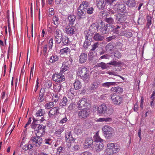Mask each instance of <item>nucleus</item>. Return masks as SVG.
<instances>
[{"label":"nucleus","mask_w":155,"mask_h":155,"mask_svg":"<svg viewBox=\"0 0 155 155\" xmlns=\"http://www.w3.org/2000/svg\"><path fill=\"white\" fill-rule=\"evenodd\" d=\"M78 74L84 83L89 82L90 75L89 71L87 68L84 67L79 68L78 70Z\"/></svg>","instance_id":"nucleus-1"},{"label":"nucleus","mask_w":155,"mask_h":155,"mask_svg":"<svg viewBox=\"0 0 155 155\" xmlns=\"http://www.w3.org/2000/svg\"><path fill=\"white\" fill-rule=\"evenodd\" d=\"M117 0H97L96 5L100 9H109L112 3Z\"/></svg>","instance_id":"nucleus-2"},{"label":"nucleus","mask_w":155,"mask_h":155,"mask_svg":"<svg viewBox=\"0 0 155 155\" xmlns=\"http://www.w3.org/2000/svg\"><path fill=\"white\" fill-rule=\"evenodd\" d=\"M104 135L107 139H111L113 138L114 134V130L110 127L108 125H105L102 129Z\"/></svg>","instance_id":"nucleus-3"},{"label":"nucleus","mask_w":155,"mask_h":155,"mask_svg":"<svg viewBox=\"0 0 155 155\" xmlns=\"http://www.w3.org/2000/svg\"><path fill=\"white\" fill-rule=\"evenodd\" d=\"M97 111L99 114H106L111 115L113 113L114 110L112 108H107L105 104H103L99 106L97 109Z\"/></svg>","instance_id":"nucleus-4"},{"label":"nucleus","mask_w":155,"mask_h":155,"mask_svg":"<svg viewBox=\"0 0 155 155\" xmlns=\"http://www.w3.org/2000/svg\"><path fill=\"white\" fill-rule=\"evenodd\" d=\"M120 150V147L116 144L112 143H108L107 145L106 152L109 155L118 152Z\"/></svg>","instance_id":"nucleus-5"},{"label":"nucleus","mask_w":155,"mask_h":155,"mask_svg":"<svg viewBox=\"0 0 155 155\" xmlns=\"http://www.w3.org/2000/svg\"><path fill=\"white\" fill-rule=\"evenodd\" d=\"M86 14V12L82 2L77 9L78 18L79 20L85 18Z\"/></svg>","instance_id":"nucleus-6"},{"label":"nucleus","mask_w":155,"mask_h":155,"mask_svg":"<svg viewBox=\"0 0 155 155\" xmlns=\"http://www.w3.org/2000/svg\"><path fill=\"white\" fill-rule=\"evenodd\" d=\"M36 135V136L31 137L29 143H32L36 147H39L41 145L42 140V138L40 137V136L37 135V134Z\"/></svg>","instance_id":"nucleus-7"},{"label":"nucleus","mask_w":155,"mask_h":155,"mask_svg":"<svg viewBox=\"0 0 155 155\" xmlns=\"http://www.w3.org/2000/svg\"><path fill=\"white\" fill-rule=\"evenodd\" d=\"M100 83L98 80H95L92 83L91 87H88L87 91V93L90 94L93 92L94 91L96 90L99 86Z\"/></svg>","instance_id":"nucleus-8"},{"label":"nucleus","mask_w":155,"mask_h":155,"mask_svg":"<svg viewBox=\"0 0 155 155\" xmlns=\"http://www.w3.org/2000/svg\"><path fill=\"white\" fill-rule=\"evenodd\" d=\"M52 78L54 81L57 82H60L65 80V77L61 73H56L53 75Z\"/></svg>","instance_id":"nucleus-9"},{"label":"nucleus","mask_w":155,"mask_h":155,"mask_svg":"<svg viewBox=\"0 0 155 155\" xmlns=\"http://www.w3.org/2000/svg\"><path fill=\"white\" fill-rule=\"evenodd\" d=\"M33 121L31 125V128L32 129H34V130L36 131L37 132L39 130L42 128L43 126V125L38 124V120L35 119L34 117L33 118Z\"/></svg>","instance_id":"nucleus-10"},{"label":"nucleus","mask_w":155,"mask_h":155,"mask_svg":"<svg viewBox=\"0 0 155 155\" xmlns=\"http://www.w3.org/2000/svg\"><path fill=\"white\" fill-rule=\"evenodd\" d=\"M82 2L86 12V13L89 15L92 14L94 11V8L93 7H90V3L88 2L84 1Z\"/></svg>","instance_id":"nucleus-11"},{"label":"nucleus","mask_w":155,"mask_h":155,"mask_svg":"<svg viewBox=\"0 0 155 155\" xmlns=\"http://www.w3.org/2000/svg\"><path fill=\"white\" fill-rule=\"evenodd\" d=\"M111 97L113 103L115 105H120L122 103H123V98L119 96L113 94Z\"/></svg>","instance_id":"nucleus-12"},{"label":"nucleus","mask_w":155,"mask_h":155,"mask_svg":"<svg viewBox=\"0 0 155 155\" xmlns=\"http://www.w3.org/2000/svg\"><path fill=\"white\" fill-rule=\"evenodd\" d=\"M78 115L80 119L82 120H84L89 116V111H88L86 109L84 108V109H81L78 112Z\"/></svg>","instance_id":"nucleus-13"},{"label":"nucleus","mask_w":155,"mask_h":155,"mask_svg":"<svg viewBox=\"0 0 155 155\" xmlns=\"http://www.w3.org/2000/svg\"><path fill=\"white\" fill-rule=\"evenodd\" d=\"M88 104L87 100L83 98L77 103V106L79 110H81V109H84V108L86 109L85 107H87Z\"/></svg>","instance_id":"nucleus-14"},{"label":"nucleus","mask_w":155,"mask_h":155,"mask_svg":"<svg viewBox=\"0 0 155 155\" xmlns=\"http://www.w3.org/2000/svg\"><path fill=\"white\" fill-rule=\"evenodd\" d=\"M127 19V16L124 13H119L117 15L116 17V21L117 23H121L125 21Z\"/></svg>","instance_id":"nucleus-15"},{"label":"nucleus","mask_w":155,"mask_h":155,"mask_svg":"<svg viewBox=\"0 0 155 155\" xmlns=\"http://www.w3.org/2000/svg\"><path fill=\"white\" fill-rule=\"evenodd\" d=\"M59 108L58 107H55L51 109L48 113V116L50 118H55L59 113Z\"/></svg>","instance_id":"nucleus-16"},{"label":"nucleus","mask_w":155,"mask_h":155,"mask_svg":"<svg viewBox=\"0 0 155 155\" xmlns=\"http://www.w3.org/2000/svg\"><path fill=\"white\" fill-rule=\"evenodd\" d=\"M56 41L57 44H60L62 40L63 35L62 32L59 29H57L55 31Z\"/></svg>","instance_id":"nucleus-17"},{"label":"nucleus","mask_w":155,"mask_h":155,"mask_svg":"<svg viewBox=\"0 0 155 155\" xmlns=\"http://www.w3.org/2000/svg\"><path fill=\"white\" fill-rule=\"evenodd\" d=\"M72 25L71 23H69L65 27V31L68 34L73 35L75 33V27Z\"/></svg>","instance_id":"nucleus-18"},{"label":"nucleus","mask_w":155,"mask_h":155,"mask_svg":"<svg viewBox=\"0 0 155 155\" xmlns=\"http://www.w3.org/2000/svg\"><path fill=\"white\" fill-rule=\"evenodd\" d=\"M114 7L117 9V12H124L126 11L125 5L122 3H117L114 5Z\"/></svg>","instance_id":"nucleus-19"},{"label":"nucleus","mask_w":155,"mask_h":155,"mask_svg":"<svg viewBox=\"0 0 155 155\" xmlns=\"http://www.w3.org/2000/svg\"><path fill=\"white\" fill-rule=\"evenodd\" d=\"M114 48V45L112 43L110 42L107 45L105 49L108 53L112 54L113 53Z\"/></svg>","instance_id":"nucleus-20"},{"label":"nucleus","mask_w":155,"mask_h":155,"mask_svg":"<svg viewBox=\"0 0 155 155\" xmlns=\"http://www.w3.org/2000/svg\"><path fill=\"white\" fill-rule=\"evenodd\" d=\"M98 29V26L95 23H93L90 26L88 31L94 35V33L97 31Z\"/></svg>","instance_id":"nucleus-21"},{"label":"nucleus","mask_w":155,"mask_h":155,"mask_svg":"<svg viewBox=\"0 0 155 155\" xmlns=\"http://www.w3.org/2000/svg\"><path fill=\"white\" fill-rule=\"evenodd\" d=\"M104 37L99 33L96 32L94 35L93 39L95 41H102L104 39Z\"/></svg>","instance_id":"nucleus-22"},{"label":"nucleus","mask_w":155,"mask_h":155,"mask_svg":"<svg viewBox=\"0 0 155 155\" xmlns=\"http://www.w3.org/2000/svg\"><path fill=\"white\" fill-rule=\"evenodd\" d=\"M93 143V140L90 137L87 138L84 143V145L86 148H89L91 147Z\"/></svg>","instance_id":"nucleus-23"},{"label":"nucleus","mask_w":155,"mask_h":155,"mask_svg":"<svg viewBox=\"0 0 155 155\" xmlns=\"http://www.w3.org/2000/svg\"><path fill=\"white\" fill-rule=\"evenodd\" d=\"M87 59V56L86 53H82L79 56V61L80 63H83L85 62Z\"/></svg>","instance_id":"nucleus-24"},{"label":"nucleus","mask_w":155,"mask_h":155,"mask_svg":"<svg viewBox=\"0 0 155 155\" xmlns=\"http://www.w3.org/2000/svg\"><path fill=\"white\" fill-rule=\"evenodd\" d=\"M104 147V145L102 142H97L95 144V148L97 152H99L102 150Z\"/></svg>","instance_id":"nucleus-25"},{"label":"nucleus","mask_w":155,"mask_h":155,"mask_svg":"<svg viewBox=\"0 0 155 155\" xmlns=\"http://www.w3.org/2000/svg\"><path fill=\"white\" fill-rule=\"evenodd\" d=\"M110 90L113 92H115L117 94H120L122 92L123 89L122 87L117 86L116 87H112Z\"/></svg>","instance_id":"nucleus-26"},{"label":"nucleus","mask_w":155,"mask_h":155,"mask_svg":"<svg viewBox=\"0 0 155 155\" xmlns=\"http://www.w3.org/2000/svg\"><path fill=\"white\" fill-rule=\"evenodd\" d=\"M69 68V65L67 62L63 63L62 64V66L61 68L60 73H62L68 70Z\"/></svg>","instance_id":"nucleus-27"},{"label":"nucleus","mask_w":155,"mask_h":155,"mask_svg":"<svg viewBox=\"0 0 155 155\" xmlns=\"http://www.w3.org/2000/svg\"><path fill=\"white\" fill-rule=\"evenodd\" d=\"M69 103L67 98L66 97H63L61 101L59 103V104L60 106L63 107L66 106Z\"/></svg>","instance_id":"nucleus-28"},{"label":"nucleus","mask_w":155,"mask_h":155,"mask_svg":"<svg viewBox=\"0 0 155 155\" xmlns=\"http://www.w3.org/2000/svg\"><path fill=\"white\" fill-rule=\"evenodd\" d=\"M117 24L116 26L113 25H111V27H112L113 28L114 32L116 34H118V30L121 28V25L120 23H117Z\"/></svg>","instance_id":"nucleus-29"},{"label":"nucleus","mask_w":155,"mask_h":155,"mask_svg":"<svg viewBox=\"0 0 155 155\" xmlns=\"http://www.w3.org/2000/svg\"><path fill=\"white\" fill-rule=\"evenodd\" d=\"M65 152V149L63 147L60 146L57 149V151L56 152V155H64Z\"/></svg>","instance_id":"nucleus-30"},{"label":"nucleus","mask_w":155,"mask_h":155,"mask_svg":"<svg viewBox=\"0 0 155 155\" xmlns=\"http://www.w3.org/2000/svg\"><path fill=\"white\" fill-rule=\"evenodd\" d=\"M46 127V126H43V127H42V128H41V129L37 131V133H36L35 134H38V136H39L40 137L43 136L45 134Z\"/></svg>","instance_id":"nucleus-31"},{"label":"nucleus","mask_w":155,"mask_h":155,"mask_svg":"<svg viewBox=\"0 0 155 155\" xmlns=\"http://www.w3.org/2000/svg\"><path fill=\"white\" fill-rule=\"evenodd\" d=\"M58 60V58L57 56L55 54H52V56L51 57L49 62L51 63H54Z\"/></svg>","instance_id":"nucleus-32"},{"label":"nucleus","mask_w":155,"mask_h":155,"mask_svg":"<svg viewBox=\"0 0 155 155\" xmlns=\"http://www.w3.org/2000/svg\"><path fill=\"white\" fill-rule=\"evenodd\" d=\"M74 88L76 90L80 89L81 87V83L78 81L76 80L74 83Z\"/></svg>","instance_id":"nucleus-33"},{"label":"nucleus","mask_w":155,"mask_h":155,"mask_svg":"<svg viewBox=\"0 0 155 155\" xmlns=\"http://www.w3.org/2000/svg\"><path fill=\"white\" fill-rule=\"evenodd\" d=\"M93 138L94 142L95 143L98 141L101 142L103 141V140L100 137L97 133L94 136Z\"/></svg>","instance_id":"nucleus-34"},{"label":"nucleus","mask_w":155,"mask_h":155,"mask_svg":"<svg viewBox=\"0 0 155 155\" xmlns=\"http://www.w3.org/2000/svg\"><path fill=\"white\" fill-rule=\"evenodd\" d=\"M116 84V82H107L104 83L102 84V86L105 87H108L110 86L114 85Z\"/></svg>","instance_id":"nucleus-35"},{"label":"nucleus","mask_w":155,"mask_h":155,"mask_svg":"<svg viewBox=\"0 0 155 155\" xmlns=\"http://www.w3.org/2000/svg\"><path fill=\"white\" fill-rule=\"evenodd\" d=\"M44 94L42 89H41L40 92L39 97H38L37 101L39 102H42L44 99Z\"/></svg>","instance_id":"nucleus-36"},{"label":"nucleus","mask_w":155,"mask_h":155,"mask_svg":"<svg viewBox=\"0 0 155 155\" xmlns=\"http://www.w3.org/2000/svg\"><path fill=\"white\" fill-rule=\"evenodd\" d=\"M99 45V44L98 42L94 43L93 45H91V48L90 50L91 53L94 51L95 52L96 49L98 48Z\"/></svg>","instance_id":"nucleus-37"},{"label":"nucleus","mask_w":155,"mask_h":155,"mask_svg":"<svg viewBox=\"0 0 155 155\" xmlns=\"http://www.w3.org/2000/svg\"><path fill=\"white\" fill-rule=\"evenodd\" d=\"M92 41H91L86 40V39H85V41L83 44V48L85 49H87L88 46L91 45Z\"/></svg>","instance_id":"nucleus-38"},{"label":"nucleus","mask_w":155,"mask_h":155,"mask_svg":"<svg viewBox=\"0 0 155 155\" xmlns=\"http://www.w3.org/2000/svg\"><path fill=\"white\" fill-rule=\"evenodd\" d=\"M127 4L129 7H134L135 6V2L134 0H128L127 2Z\"/></svg>","instance_id":"nucleus-39"},{"label":"nucleus","mask_w":155,"mask_h":155,"mask_svg":"<svg viewBox=\"0 0 155 155\" xmlns=\"http://www.w3.org/2000/svg\"><path fill=\"white\" fill-rule=\"evenodd\" d=\"M108 64L112 65L114 66H119L121 64V62H117L116 61H111L110 62L108 63Z\"/></svg>","instance_id":"nucleus-40"},{"label":"nucleus","mask_w":155,"mask_h":155,"mask_svg":"<svg viewBox=\"0 0 155 155\" xmlns=\"http://www.w3.org/2000/svg\"><path fill=\"white\" fill-rule=\"evenodd\" d=\"M104 21L109 24H112L114 23V19L111 17L106 18L104 20Z\"/></svg>","instance_id":"nucleus-41"},{"label":"nucleus","mask_w":155,"mask_h":155,"mask_svg":"<svg viewBox=\"0 0 155 155\" xmlns=\"http://www.w3.org/2000/svg\"><path fill=\"white\" fill-rule=\"evenodd\" d=\"M68 19L71 25L73 24V22H74L76 19V16L74 15H70L68 16Z\"/></svg>","instance_id":"nucleus-42"},{"label":"nucleus","mask_w":155,"mask_h":155,"mask_svg":"<svg viewBox=\"0 0 155 155\" xmlns=\"http://www.w3.org/2000/svg\"><path fill=\"white\" fill-rule=\"evenodd\" d=\"M112 119L111 117H107L100 118L99 119V121L101 122H103L105 121L106 122H111Z\"/></svg>","instance_id":"nucleus-43"},{"label":"nucleus","mask_w":155,"mask_h":155,"mask_svg":"<svg viewBox=\"0 0 155 155\" xmlns=\"http://www.w3.org/2000/svg\"><path fill=\"white\" fill-rule=\"evenodd\" d=\"M45 114V111L44 110L40 109L36 112L35 115L36 117L41 116Z\"/></svg>","instance_id":"nucleus-44"},{"label":"nucleus","mask_w":155,"mask_h":155,"mask_svg":"<svg viewBox=\"0 0 155 155\" xmlns=\"http://www.w3.org/2000/svg\"><path fill=\"white\" fill-rule=\"evenodd\" d=\"M70 51V49L68 48H65L60 50V53L61 54H67L68 52Z\"/></svg>","instance_id":"nucleus-45"},{"label":"nucleus","mask_w":155,"mask_h":155,"mask_svg":"<svg viewBox=\"0 0 155 155\" xmlns=\"http://www.w3.org/2000/svg\"><path fill=\"white\" fill-rule=\"evenodd\" d=\"M33 147V146L31 143L27 144L23 146L22 149L24 150H27L31 149Z\"/></svg>","instance_id":"nucleus-46"},{"label":"nucleus","mask_w":155,"mask_h":155,"mask_svg":"<svg viewBox=\"0 0 155 155\" xmlns=\"http://www.w3.org/2000/svg\"><path fill=\"white\" fill-rule=\"evenodd\" d=\"M69 41V38L68 37H65L62 38V45H67Z\"/></svg>","instance_id":"nucleus-47"},{"label":"nucleus","mask_w":155,"mask_h":155,"mask_svg":"<svg viewBox=\"0 0 155 155\" xmlns=\"http://www.w3.org/2000/svg\"><path fill=\"white\" fill-rule=\"evenodd\" d=\"M111 6V5L110 6V8H109V9H107V10H108V11H109V12L112 14H114L115 13H116L117 12V9H116V8H115V7H114V6L113 9H110Z\"/></svg>","instance_id":"nucleus-48"},{"label":"nucleus","mask_w":155,"mask_h":155,"mask_svg":"<svg viewBox=\"0 0 155 155\" xmlns=\"http://www.w3.org/2000/svg\"><path fill=\"white\" fill-rule=\"evenodd\" d=\"M52 82L50 81H48L45 82L44 86L45 88H49L51 86Z\"/></svg>","instance_id":"nucleus-49"},{"label":"nucleus","mask_w":155,"mask_h":155,"mask_svg":"<svg viewBox=\"0 0 155 155\" xmlns=\"http://www.w3.org/2000/svg\"><path fill=\"white\" fill-rule=\"evenodd\" d=\"M62 119L60 121V123L61 124H64L68 120V119L66 116L64 114H62Z\"/></svg>","instance_id":"nucleus-50"},{"label":"nucleus","mask_w":155,"mask_h":155,"mask_svg":"<svg viewBox=\"0 0 155 155\" xmlns=\"http://www.w3.org/2000/svg\"><path fill=\"white\" fill-rule=\"evenodd\" d=\"M85 37H93V34L90 33L88 30L85 31L84 33Z\"/></svg>","instance_id":"nucleus-51"},{"label":"nucleus","mask_w":155,"mask_h":155,"mask_svg":"<svg viewBox=\"0 0 155 155\" xmlns=\"http://www.w3.org/2000/svg\"><path fill=\"white\" fill-rule=\"evenodd\" d=\"M54 106V104L53 102H50L45 104V107L46 108L50 109L53 107Z\"/></svg>","instance_id":"nucleus-52"},{"label":"nucleus","mask_w":155,"mask_h":155,"mask_svg":"<svg viewBox=\"0 0 155 155\" xmlns=\"http://www.w3.org/2000/svg\"><path fill=\"white\" fill-rule=\"evenodd\" d=\"M101 68L103 70L107 69L109 68V66L107 63L105 64L103 62H101Z\"/></svg>","instance_id":"nucleus-53"},{"label":"nucleus","mask_w":155,"mask_h":155,"mask_svg":"<svg viewBox=\"0 0 155 155\" xmlns=\"http://www.w3.org/2000/svg\"><path fill=\"white\" fill-rule=\"evenodd\" d=\"M58 20L59 18L57 16H54L53 17V21L54 22V24L55 25H58L59 23Z\"/></svg>","instance_id":"nucleus-54"},{"label":"nucleus","mask_w":155,"mask_h":155,"mask_svg":"<svg viewBox=\"0 0 155 155\" xmlns=\"http://www.w3.org/2000/svg\"><path fill=\"white\" fill-rule=\"evenodd\" d=\"M124 35L127 38H130L132 37L133 34L131 32L125 31L124 33Z\"/></svg>","instance_id":"nucleus-55"},{"label":"nucleus","mask_w":155,"mask_h":155,"mask_svg":"<svg viewBox=\"0 0 155 155\" xmlns=\"http://www.w3.org/2000/svg\"><path fill=\"white\" fill-rule=\"evenodd\" d=\"M120 24L121 25V28L123 29H125L129 25L128 22H127L124 21Z\"/></svg>","instance_id":"nucleus-56"},{"label":"nucleus","mask_w":155,"mask_h":155,"mask_svg":"<svg viewBox=\"0 0 155 155\" xmlns=\"http://www.w3.org/2000/svg\"><path fill=\"white\" fill-rule=\"evenodd\" d=\"M97 25L98 26V29L100 30V29L106 26L104 23L102 21H101V22L97 24Z\"/></svg>","instance_id":"nucleus-57"},{"label":"nucleus","mask_w":155,"mask_h":155,"mask_svg":"<svg viewBox=\"0 0 155 155\" xmlns=\"http://www.w3.org/2000/svg\"><path fill=\"white\" fill-rule=\"evenodd\" d=\"M151 24V18L148 17L147 18V23L146 25V27L148 28H150V26Z\"/></svg>","instance_id":"nucleus-58"},{"label":"nucleus","mask_w":155,"mask_h":155,"mask_svg":"<svg viewBox=\"0 0 155 155\" xmlns=\"http://www.w3.org/2000/svg\"><path fill=\"white\" fill-rule=\"evenodd\" d=\"M64 127H60L58 130L56 132V134L59 135L61 134V132L64 130Z\"/></svg>","instance_id":"nucleus-59"},{"label":"nucleus","mask_w":155,"mask_h":155,"mask_svg":"<svg viewBox=\"0 0 155 155\" xmlns=\"http://www.w3.org/2000/svg\"><path fill=\"white\" fill-rule=\"evenodd\" d=\"M107 27V25H106V26L100 29V30L102 32V33H103L104 34H105L106 33Z\"/></svg>","instance_id":"nucleus-60"},{"label":"nucleus","mask_w":155,"mask_h":155,"mask_svg":"<svg viewBox=\"0 0 155 155\" xmlns=\"http://www.w3.org/2000/svg\"><path fill=\"white\" fill-rule=\"evenodd\" d=\"M116 37L115 35L110 36L106 38V41H110L115 39Z\"/></svg>","instance_id":"nucleus-61"},{"label":"nucleus","mask_w":155,"mask_h":155,"mask_svg":"<svg viewBox=\"0 0 155 155\" xmlns=\"http://www.w3.org/2000/svg\"><path fill=\"white\" fill-rule=\"evenodd\" d=\"M76 89L74 88H73L72 87L70 89V93L71 94V96H74V94L75 93V91Z\"/></svg>","instance_id":"nucleus-62"},{"label":"nucleus","mask_w":155,"mask_h":155,"mask_svg":"<svg viewBox=\"0 0 155 155\" xmlns=\"http://www.w3.org/2000/svg\"><path fill=\"white\" fill-rule=\"evenodd\" d=\"M110 56L107 54H104L103 55L101 56L100 57L99 59H109Z\"/></svg>","instance_id":"nucleus-63"},{"label":"nucleus","mask_w":155,"mask_h":155,"mask_svg":"<svg viewBox=\"0 0 155 155\" xmlns=\"http://www.w3.org/2000/svg\"><path fill=\"white\" fill-rule=\"evenodd\" d=\"M44 142L45 143L48 144L49 145H51L52 143L51 140L50 138L45 139Z\"/></svg>","instance_id":"nucleus-64"}]
</instances>
